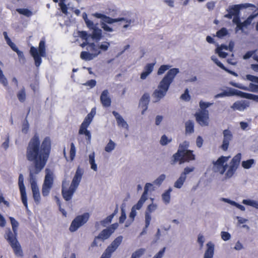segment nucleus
<instances>
[{
    "mask_svg": "<svg viewBox=\"0 0 258 258\" xmlns=\"http://www.w3.org/2000/svg\"><path fill=\"white\" fill-rule=\"evenodd\" d=\"M51 149L50 137H46L40 144L39 137L35 134L30 140L26 148L27 159L34 164V170L30 171V182L35 202L39 204L40 195L35 178L45 166L48 160Z\"/></svg>",
    "mask_w": 258,
    "mask_h": 258,
    "instance_id": "f257e3e1",
    "label": "nucleus"
},
{
    "mask_svg": "<svg viewBox=\"0 0 258 258\" xmlns=\"http://www.w3.org/2000/svg\"><path fill=\"white\" fill-rule=\"evenodd\" d=\"M170 68L171 66L169 64H163L158 70V75L163 74L167 70L168 71L160 82L158 86V89H156L153 93V96L156 99V101L160 100L166 95L170 85L173 82L176 75L179 72L178 69H169Z\"/></svg>",
    "mask_w": 258,
    "mask_h": 258,
    "instance_id": "f03ea898",
    "label": "nucleus"
},
{
    "mask_svg": "<svg viewBox=\"0 0 258 258\" xmlns=\"http://www.w3.org/2000/svg\"><path fill=\"white\" fill-rule=\"evenodd\" d=\"M9 219L11 221L13 232L9 228L6 230L4 237L12 248L15 255L22 257L23 256V250L17 238L19 223L13 217H10Z\"/></svg>",
    "mask_w": 258,
    "mask_h": 258,
    "instance_id": "7ed1b4c3",
    "label": "nucleus"
},
{
    "mask_svg": "<svg viewBox=\"0 0 258 258\" xmlns=\"http://www.w3.org/2000/svg\"><path fill=\"white\" fill-rule=\"evenodd\" d=\"M189 143L186 141L179 145L177 152L172 156V164L178 162L181 164L195 160V155L193 153V151L187 149Z\"/></svg>",
    "mask_w": 258,
    "mask_h": 258,
    "instance_id": "20e7f679",
    "label": "nucleus"
},
{
    "mask_svg": "<svg viewBox=\"0 0 258 258\" xmlns=\"http://www.w3.org/2000/svg\"><path fill=\"white\" fill-rule=\"evenodd\" d=\"M30 53L34 58L35 66L39 67L42 62L41 56H45L46 54L45 40L42 39L40 41L38 49L34 46H31Z\"/></svg>",
    "mask_w": 258,
    "mask_h": 258,
    "instance_id": "39448f33",
    "label": "nucleus"
},
{
    "mask_svg": "<svg viewBox=\"0 0 258 258\" xmlns=\"http://www.w3.org/2000/svg\"><path fill=\"white\" fill-rule=\"evenodd\" d=\"M92 15L97 18L101 19V21L100 22V25L101 28L103 29L104 31L109 32H113V29L111 27L108 26L107 24H111L114 23L120 22L121 21L124 20L123 17L112 18L104 14L98 13L93 14Z\"/></svg>",
    "mask_w": 258,
    "mask_h": 258,
    "instance_id": "423d86ee",
    "label": "nucleus"
},
{
    "mask_svg": "<svg viewBox=\"0 0 258 258\" xmlns=\"http://www.w3.org/2000/svg\"><path fill=\"white\" fill-rule=\"evenodd\" d=\"M96 114V108L94 107L92 108L90 113H89L85 117L84 121L81 123L79 130V134L80 135H84L87 138L89 141H90L91 138V134L87 128L91 123L94 116Z\"/></svg>",
    "mask_w": 258,
    "mask_h": 258,
    "instance_id": "0eeeda50",
    "label": "nucleus"
},
{
    "mask_svg": "<svg viewBox=\"0 0 258 258\" xmlns=\"http://www.w3.org/2000/svg\"><path fill=\"white\" fill-rule=\"evenodd\" d=\"M118 225L117 223L111 224L110 226L107 227L106 229L102 230L98 236H95L92 243H91L92 247H95L98 246L97 240L100 239L102 241L108 239L110 236L114 233V231L118 227Z\"/></svg>",
    "mask_w": 258,
    "mask_h": 258,
    "instance_id": "6e6552de",
    "label": "nucleus"
},
{
    "mask_svg": "<svg viewBox=\"0 0 258 258\" xmlns=\"http://www.w3.org/2000/svg\"><path fill=\"white\" fill-rule=\"evenodd\" d=\"M45 176L42 187V194L43 197L47 196L53 184L54 174L49 169H45Z\"/></svg>",
    "mask_w": 258,
    "mask_h": 258,
    "instance_id": "1a4fd4ad",
    "label": "nucleus"
},
{
    "mask_svg": "<svg viewBox=\"0 0 258 258\" xmlns=\"http://www.w3.org/2000/svg\"><path fill=\"white\" fill-rule=\"evenodd\" d=\"M230 156H221L216 161H213L212 170L214 173H219L223 175L226 171L228 165L227 162Z\"/></svg>",
    "mask_w": 258,
    "mask_h": 258,
    "instance_id": "9d476101",
    "label": "nucleus"
},
{
    "mask_svg": "<svg viewBox=\"0 0 258 258\" xmlns=\"http://www.w3.org/2000/svg\"><path fill=\"white\" fill-rule=\"evenodd\" d=\"M241 159V153H238L233 157L228 170L225 174V179H229L233 176L240 164Z\"/></svg>",
    "mask_w": 258,
    "mask_h": 258,
    "instance_id": "9b49d317",
    "label": "nucleus"
},
{
    "mask_svg": "<svg viewBox=\"0 0 258 258\" xmlns=\"http://www.w3.org/2000/svg\"><path fill=\"white\" fill-rule=\"evenodd\" d=\"M90 215L85 213L82 215L77 216L72 222L69 229L71 232L77 231L80 227L84 225L88 221Z\"/></svg>",
    "mask_w": 258,
    "mask_h": 258,
    "instance_id": "f8f14e48",
    "label": "nucleus"
},
{
    "mask_svg": "<svg viewBox=\"0 0 258 258\" xmlns=\"http://www.w3.org/2000/svg\"><path fill=\"white\" fill-rule=\"evenodd\" d=\"M122 236L117 237L108 246L104 252L101 255L100 258H111L112 254L118 248L122 241Z\"/></svg>",
    "mask_w": 258,
    "mask_h": 258,
    "instance_id": "ddd939ff",
    "label": "nucleus"
},
{
    "mask_svg": "<svg viewBox=\"0 0 258 258\" xmlns=\"http://www.w3.org/2000/svg\"><path fill=\"white\" fill-rule=\"evenodd\" d=\"M79 37L83 40H85L82 43H81L80 45L82 48L87 46L86 49L88 51H96L97 50V46L94 43H90L88 42V39L89 38V34L86 31H79L78 32Z\"/></svg>",
    "mask_w": 258,
    "mask_h": 258,
    "instance_id": "4468645a",
    "label": "nucleus"
},
{
    "mask_svg": "<svg viewBox=\"0 0 258 258\" xmlns=\"http://www.w3.org/2000/svg\"><path fill=\"white\" fill-rule=\"evenodd\" d=\"M195 117L197 122L201 126H207L209 124V111H200L196 112Z\"/></svg>",
    "mask_w": 258,
    "mask_h": 258,
    "instance_id": "2eb2a0df",
    "label": "nucleus"
},
{
    "mask_svg": "<svg viewBox=\"0 0 258 258\" xmlns=\"http://www.w3.org/2000/svg\"><path fill=\"white\" fill-rule=\"evenodd\" d=\"M223 139L220 148L224 151H227L229 144L233 139V134L231 131L228 129L224 130L223 131Z\"/></svg>",
    "mask_w": 258,
    "mask_h": 258,
    "instance_id": "dca6fc26",
    "label": "nucleus"
},
{
    "mask_svg": "<svg viewBox=\"0 0 258 258\" xmlns=\"http://www.w3.org/2000/svg\"><path fill=\"white\" fill-rule=\"evenodd\" d=\"M250 7L255 8V6L253 4L249 3L234 5L230 9L229 15H230V16H232L233 15L237 16L239 14L240 10Z\"/></svg>",
    "mask_w": 258,
    "mask_h": 258,
    "instance_id": "f3484780",
    "label": "nucleus"
},
{
    "mask_svg": "<svg viewBox=\"0 0 258 258\" xmlns=\"http://www.w3.org/2000/svg\"><path fill=\"white\" fill-rule=\"evenodd\" d=\"M92 53H90L89 51H82L80 54V57L82 59L88 61L93 59L95 57L97 56L101 52L100 50L98 49L97 47L96 51H90Z\"/></svg>",
    "mask_w": 258,
    "mask_h": 258,
    "instance_id": "a211bd4d",
    "label": "nucleus"
},
{
    "mask_svg": "<svg viewBox=\"0 0 258 258\" xmlns=\"http://www.w3.org/2000/svg\"><path fill=\"white\" fill-rule=\"evenodd\" d=\"M83 174V169L78 167L76 171L75 175L73 179L71 185L77 188L81 180Z\"/></svg>",
    "mask_w": 258,
    "mask_h": 258,
    "instance_id": "6ab92c4d",
    "label": "nucleus"
},
{
    "mask_svg": "<svg viewBox=\"0 0 258 258\" xmlns=\"http://www.w3.org/2000/svg\"><path fill=\"white\" fill-rule=\"evenodd\" d=\"M230 84L235 87H236L237 88L246 90V91H250L252 92H258V85H255L253 83H250L249 85V88L243 86V85L241 84L236 83L235 82H231Z\"/></svg>",
    "mask_w": 258,
    "mask_h": 258,
    "instance_id": "aec40b11",
    "label": "nucleus"
},
{
    "mask_svg": "<svg viewBox=\"0 0 258 258\" xmlns=\"http://www.w3.org/2000/svg\"><path fill=\"white\" fill-rule=\"evenodd\" d=\"M109 92L107 90L102 91L100 96V101L104 107H108L111 105V100L109 96Z\"/></svg>",
    "mask_w": 258,
    "mask_h": 258,
    "instance_id": "412c9836",
    "label": "nucleus"
},
{
    "mask_svg": "<svg viewBox=\"0 0 258 258\" xmlns=\"http://www.w3.org/2000/svg\"><path fill=\"white\" fill-rule=\"evenodd\" d=\"M76 189L77 188L72 186L71 185L69 189H66L62 185L61 192L63 199L67 201L71 200Z\"/></svg>",
    "mask_w": 258,
    "mask_h": 258,
    "instance_id": "4be33fe9",
    "label": "nucleus"
},
{
    "mask_svg": "<svg viewBox=\"0 0 258 258\" xmlns=\"http://www.w3.org/2000/svg\"><path fill=\"white\" fill-rule=\"evenodd\" d=\"M155 64V62L150 63L145 66L144 71L141 74L140 78L141 79L145 80L152 72Z\"/></svg>",
    "mask_w": 258,
    "mask_h": 258,
    "instance_id": "5701e85b",
    "label": "nucleus"
},
{
    "mask_svg": "<svg viewBox=\"0 0 258 258\" xmlns=\"http://www.w3.org/2000/svg\"><path fill=\"white\" fill-rule=\"evenodd\" d=\"M93 31L91 34H89V38L91 37L96 42L100 41L102 37V33L101 29L95 27L92 29Z\"/></svg>",
    "mask_w": 258,
    "mask_h": 258,
    "instance_id": "b1692460",
    "label": "nucleus"
},
{
    "mask_svg": "<svg viewBox=\"0 0 258 258\" xmlns=\"http://www.w3.org/2000/svg\"><path fill=\"white\" fill-rule=\"evenodd\" d=\"M149 102V95L148 94H144L140 100V105L143 108V110L142 111V114H144V112L148 108V104Z\"/></svg>",
    "mask_w": 258,
    "mask_h": 258,
    "instance_id": "393cba45",
    "label": "nucleus"
},
{
    "mask_svg": "<svg viewBox=\"0 0 258 258\" xmlns=\"http://www.w3.org/2000/svg\"><path fill=\"white\" fill-rule=\"evenodd\" d=\"M207 249L205 252L204 258H213L214 253V245L211 242L207 244Z\"/></svg>",
    "mask_w": 258,
    "mask_h": 258,
    "instance_id": "a878e982",
    "label": "nucleus"
},
{
    "mask_svg": "<svg viewBox=\"0 0 258 258\" xmlns=\"http://www.w3.org/2000/svg\"><path fill=\"white\" fill-rule=\"evenodd\" d=\"M248 106V103L245 102L236 101L231 106L234 110L243 111Z\"/></svg>",
    "mask_w": 258,
    "mask_h": 258,
    "instance_id": "bb28decb",
    "label": "nucleus"
},
{
    "mask_svg": "<svg viewBox=\"0 0 258 258\" xmlns=\"http://www.w3.org/2000/svg\"><path fill=\"white\" fill-rule=\"evenodd\" d=\"M112 114L115 117L117 125L123 127H127L128 125L122 116L116 111H113Z\"/></svg>",
    "mask_w": 258,
    "mask_h": 258,
    "instance_id": "cd10ccee",
    "label": "nucleus"
},
{
    "mask_svg": "<svg viewBox=\"0 0 258 258\" xmlns=\"http://www.w3.org/2000/svg\"><path fill=\"white\" fill-rule=\"evenodd\" d=\"M211 59L219 67H220L221 69H222V70L229 73L230 74H232V75H236V74L232 71H230L229 70H228L227 68H226L222 63H221L219 60L215 56H212L211 57Z\"/></svg>",
    "mask_w": 258,
    "mask_h": 258,
    "instance_id": "c85d7f7f",
    "label": "nucleus"
},
{
    "mask_svg": "<svg viewBox=\"0 0 258 258\" xmlns=\"http://www.w3.org/2000/svg\"><path fill=\"white\" fill-rule=\"evenodd\" d=\"M256 17V15H250L244 22H241L240 24L239 30H242L244 27L249 25L252 20Z\"/></svg>",
    "mask_w": 258,
    "mask_h": 258,
    "instance_id": "c756f323",
    "label": "nucleus"
},
{
    "mask_svg": "<svg viewBox=\"0 0 258 258\" xmlns=\"http://www.w3.org/2000/svg\"><path fill=\"white\" fill-rule=\"evenodd\" d=\"M20 194H21V198L22 202L24 205V206L25 207L26 209H28V203H27V194L26 192V189L25 188H19Z\"/></svg>",
    "mask_w": 258,
    "mask_h": 258,
    "instance_id": "7c9ffc66",
    "label": "nucleus"
},
{
    "mask_svg": "<svg viewBox=\"0 0 258 258\" xmlns=\"http://www.w3.org/2000/svg\"><path fill=\"white\" fill-rule=\"evenodd\" d=\"M185 133L192 134L194 132V123L192 120H189L185 123Z\"/></svg>",
    "mask_w": 258,
    "mask_h": 258,
    "instance_id": "2f4dec72",
    "label": "nucleus"
},
{
    "mask_svg": "<svg viewBox=\"0 0 258 258\" xmlns=\"http://www.w3.org/2000/svg\"><path fill=\"white\" fill-rule=\"evenodd\" d=\"M152 186V184L150 183H147L146 184L144 187V191L140 198V200L145 203V202L147 200L148 198V192L149 191V188Z\"/></svg>",
    "mask_w": 258,
    "mask_h": 258,
    "instance_id": "473e14b6",
    "label": "nucleus"
},
{
    "mask_svg": "<svg viewBox=\"0 0 258 258\" xmlns=\"http://www.w3.org/2000/svg\"><path fill=\"white\" fill-rule=\"evenodd\" d=\"M171 191V188H169L162 195V200L166 205L169 204L170 202V192Z\"/></svg>",
    "mask_w": 258,
    "mask_h": 258,
    "instance_id": "72a5a7b5",
    "label": "nucleus"
},
{
    "mask_svg": "<svg viewBox=\"0 0 258 258\" xmlns=\"http://www.w3.org/2000/svg\"><path fill=\"white\" fill-rule=\"evenodd\" d=\"M223 48L227 49V46L226 45H221L220 46L217 48L216 52L218 54L220 57L226 58L227 56V53L222 51Z\"/></svg>",
    "mask_w": 258,
    "mask_h": 258,
    "instance_id": "f704fd0d",
    "label": "nucleus"
},
{
    "mask_svg": "<svg viewBox=\"0 0 258 258\" xmlns=\"http://www.w3.org/2000/svg\"><path fill=\"white\" fill-rule=\"evenodd\" d=\"M146 252V249L144 248H141L136 250L134 252L131 256V258H140L143 256Z\"/></svg>",
    "mask_w": 258,
    "mask_h": 258,
    "instance_id": "c9c22d12",
    "label": "nucleus"
},
{
    "mask_svg": "<svg viewBox=\"0 0 258 258\" xmlns=\"http://www.w3.org/2000/svg\"><path fill=\"white\" fill-rule=\"evenodd\" d=\"M17 97L21 102H24L26 98V91L24 87H23L17 93Z\"/></svg>",
    "mask_w": 258,
    "mask_h": 258,
    "instance_id": "e433bc0d",
    "label": "nucleus"
},
{
    "mask_svg": "<svg viewBox=\"0 0 258 258\" xmlns=\"http://www.w3.org/2000/svg\"><path fill=\"white\" fill-rule=\"evenodd\" d=\"M89 163L91 165V168L94 171H97V166L95 163V153L93 152L90 154L89 156Z\"/></svg>",
    "mask_w": 258,
    "mask_h": 258,
    "instance_id": "4c0bfd02",
    "label": "nucleus"
},
{
    "mask_svg": "<svg viewBox=\"0 0 258 258\" xmlns=\"http://www.w3.org/2000/svg\"><path fill=\"white\" fill-rule=\"evenodd\" d=\"M83 18L85 22V23L87 25V26L88 27V28H89L90 29H93L94 28H95V27H96V26H95L93 23V21L90 20L89 19H88L87 18V15L86 14V13H84L83 14Z\"/></svg>",
    "mask_w": 258,
    "mask_h": 258,
    "instance_id": "58836bf2",
    "label": "nucleus"
},
{
    "mask_svg": "<svg viewBox=\"0 0 258 258\" xmlns=\"http://www.w3.org/2000/svg\"><path fill=\"white\" fill-rule=\"evenodd\" d=\"M186 179V177H184L182 175H180V177L177 179V180L174 183V187L180 188L182 187L183 184L184 182Z\"/></svg>",
    "mask_w": 258,
    "mask_h": 258,
    "instance_id": "ea45409f",
    "label": "nucleus"
},
{
    "mask_svg": "<svg viewBox=\"0 0 258 258\" xmlns=\"http://www.w3.org/2000/svg\"><path fill=\"white\" fill-rule=\"evenodd\" d=\"M254 160L253 159H248L246 161H243L242 162V166L244 169H249L252 165L254 164Z\"/></svg>",
    "mask_w": 258,
    "mask_h": 258,
    "instance_id": "a19ab883",
    "label": "nucleus"
},
{
    "mask_svg": "<svg viewBox=\"0 0 258 258\" xmlns=\"http://www.w3.org/2000/svg\"><path fill=\"white\" fill-rule=\"evenodd\" d=\"M20 14L29 17L32 15V12L28 9H17L16 10Z\"/></svg>",
    "mask_w": 258,
    "mask_h": 258,
    "instance_id": "79ce46f5",
    "label": "nucleus"
},
{
    "mask_svg": "<svg viewBox=\"0 0 258 258\" xmlns=\"http://www.w3.org/2000/svg\"><path fill=\"white\" fill-rule=\"evenodd\" d=\"M115 147V144L111 140H110L108 144L105 147V151L107 152H110L114 150Z\"/></svg>",
    "mask_w": 258,
    "mask_h": 258,
    "instance_id": "37998d69",
    "label": "nucleus"
},
{
    "mask_svg": "<svg viewBox=\"0 0 258 258\" xmlns=\"http://www.w3.org/2000/svg\"><path fill=\"white\" fill-rule=\"evenodd\" d=\"M113 219V215H109L105 219L100 222L101 225L103 227H106L107 225L109 224Z\"/></svg>",
    "mask_w": 258,
    "mask_h": 258,
    "instance_id": "c03bdc74",
    "label": "nucleus"
},
{
    "mask_svg": "<svg viewBox=\"0 0 258 258\" xmlns=\"http://www.w3.org/2000/svg\"><path fill=\"white\" fill-rule=\"evenodd\" d=\"M76 147L73 143L71 144V148L70 150V158L71 161L73 160L76 156Z\"/></svg>",
    "mask_w": 258,
    "mask_h": 258,
    "instance_id": "a18cd8bd",
    "label": "nucleus"
},
{
    "mask_svg": "<svg viewBox=\"0 0 258 258\" xmlns=\"http://www.w3.org/2000/svg\"><path fill=\"white\" fill-rule=\"evenodd\" d=\"M227 34V30L225 28H222L217 32L216 36L219 38H222L226 36Z\"/></svg>",
    "mask_w": 258,
    "mask_h": 258,
    "instance_id": "49530a36",
    "label": "nucleus"
},
{
    "mask_svg": "<svg viewBox=\"0 0 258 258\" xmlns=\"http://www.w3.org/2000/svg\"><path fill=\"white\" fill-rule=\"evenodd\" d=\"M166 176L165 174H162L160 175L154 181V183L156 185H160L163 181L165 180Z\"/></svg>",
    "mask_w": 258,
    "mask_h": 258,
    "instance_id": "de8ad7c7",
    "label": "nucleus"
},
{
    "mask_svg": "<svg viewBox=\"0 0 258 258\" xmlns=\"http://www.w3.org/2000/svg\"><path fill=\"white\" fill-rule=\"evenodd\" d=\"M200 107L201 109V111H208L206 109L210 106L212 103H209V102H205L203 101H201L200 102Z\"/></svg>",
    "mask_w": 258,
    "mask_h": 258,
    "instance_id": "09e8293b",
    "label": "nucleus"
},
{
    "mask_svg": "<svg viewBox=\"0 0 258 258\" xmlns=\"http://www.w3.org/2000/svg\"><path fill=\"white\" fill-rule=\"evenodd\" d=\"M233 22L236 25V27L235 28L236 32H237L239 30L240 24L241 23L240 18L237 16H235L233 19Z\"/></svg>",
    "mask_w": 258,
    "mask_h": 258,
    "instance_id": "8fccbe9b",
    "label": "nucleus"
},
{
    "mask_svg": "<svg viewBox=\"0 0 258 258\" xmlns=\"http://www.w3.org/2000/svg\"><path fill=\"white\" fill-rule=\"evenodd\" d=\"M157 208V206L156 204H151L148 206L145 213H148L149 214H151L152 212L156 210Z\"/></svg>",
    "mask_w": 258,
    "mask_h": 258,
    "instance_id": "3c124183",
    "label": "nucleus"
},
{
    "mask_svg": "<svg viewBox=\"0 0 258 258\" xmlns=\"http://www.w3.org/2000/svg\"><path fill=\"white\" fill-rule=\"evenodd\" d=\"M180 98L184 101H189L190 99L188 89L185 90L184 93L181 95Z\"/></svg>",
    "mask_w": 258,
    "mask_h": 258,
    "instance_id": "603ef678",
    "label": "nucleus"
},
{
    "mask_svg": "<svg viewBox=\"0 0 258 258\" xmlns=\"http://www.w3.org/2000/svg\"><path fill=\"white\" fill-rule=\"evenodd\" d=\"M82 85L85 86H89L90 88H92L96 85V81L94 79H91L83 83Z\"/></svg>",
    "mask_w": 258,
    "mask_h": 258,
    "instance_id": "864d4df0",
    "label": "nucleus"
},
{
    "mask_svg": "<svg viewBox=\"0 0 258 258\" xmlns=\"http://www.w3.org/2000/svg\"><path fill=\"white\" fill-rule=\"evenodd\" d=\"M64 1V0H60V3H59V6L61 8V12L64 14H67L68 7L67 5L63 3Z\"/></svg>",
    "mask_w": 258,
    "mask_h": 258,
    "instance_id": "5fc2aeb1",
    "label": "nucleus"
},
{
    "mask_svg": "<svg viewBox=\"0 0 258 258\" xmlns=\"http://www.w3.org/2000/svg\"><path fill=\"white\" fill-rule=\"evenodd\" d=\"M110 46V43L108 42H104L103 44H101L99 46H97L98 49H99L103 50V51H106L107 50L108 47Z\"/></svg>",
    "mask_w": 258,
    "mask_h": 258,
    "instance_id": "6e6d98bb",
    "label": "nucleus"
},
{
    "mask_svg": "<svg viewBox=\"0 0 258 258\" xmlns=\"http://www.w3.org/2000/svg\"><path fill=\"white\" fill-rule=\"evenodd\" d=\"M236 90H235V89H230L229 90V91L228 92L225 93L224 94L221 93V94H218L217 95V97H222L224 95H227V96L236 95Z\"/></svg>",
    "mask_w": 258,
    "mask_h": 258,
    "instance_id": "4d7b16f0",
    "label": "nucleus"
},
{
    "mask_svg": "<svg viewBox=\"0 0 258 258\" xmlns=\"http://www.w3.org/2000/svg\"><path fill=\"white\" fill-rule=\"evenodd\" d=\"M171 141V139L168 140L167 136L164 135L161 137L160 143L162 145L164 146V145H167L168 143L170 142Z\"/></svg>",
    "mask_w": 258,
    "mask_h": 258,
    "instance_id": "13d9d810",
    "label": "nucleus"
},
{
    "mask_svg": "<svg viewBox=\"0 0 258 258\" xmlns=\"http://www.w3.org/2000/svg\"><path fill=\"white\" fill-rule=\"evenodd\" d=\"M236 95L240 96L242 98L249 99L250 93L243 92L242 91L236 90Z\"/></svg>",
    "mask_w": 258,
    "mask_h": 258,
    "instance_id": "bf43d9fd",
    "label": "nucleus"
},
{
    "mask_svg": "<svg viewBox=\"0 0 258 258\" xmlns=\"http://www.w3.org/2000/svg\"><path fill=\"white\" fill-rule=\"evenodd\" d=\"M151 220V214H149L148 213H145V228H147Z\"/></svg>",
    "mask_w": 258,
    "mask_h": 258,
    "instance_id": "052dcab7",
    "label": "nucleus"
},
{
    "mask_svg": "<svg viewBox=\"0 0 258 258\" xmlns=\"http://www.w3.org/2000/svg\"><path fill=\"white\" fill-rule=\"evenodd\" d=\"M246 78L248 80L258 84V77L252 75H247Z\"/></svg>",
    "mask_w": 258,
    "mask_h": 258,
    "instance_id": "680f3d73",
    "label": "nucleus"
},
{
    "mask_svg": "<svg viewBox=\"0 0 258 258\" xmlns=\"http://www.w3.org/2000/svg\"><path fill=\"white\" fill-rule=\"evenodd\" d=\"M18 184L19 188H25V186L24 184V178L22 174H20L19 176Z\"/></svg>",
    "mask_w": 258,
    "mask_h": 258,
    "instance_id": "e2e57ef3",
    "label": "nucleus"
},
{
    "mask_svg": "<svg viewBox=\"0 0 258 258\" xmlns=\"http://www.w3.org/2000/svg\"><path fill=\"white\" fill-rule=\"evenodd\" d=\"M29 125L27 119H25L22 127V132L24 133H27L29 130Z\"/></svg>",
    "mask_w": 258,
    "mask_h": 258,
    "instance_id": "0e129e2a",
    "label": "nucleus"
},
{
    "mask_svg": "<svg viewBox=\"0 0 258 258\" xmlns=\"http://www.w3.org/2000/svg\"><path fill=\"white\" fill-rule=\"evenodd\" d=\"M221 237L223 240L227 241L230 238L231 235L228 232L222 231L221 232Z\"/></svg>",
    "mask_w": 258,
    "mask_h": 258,
    "instance_id": "69168bd1",
    "label": "nucleus"
},
{
    "mask_svg": "<svg viewBox=\"0 0 258 258\" xmlns=\"http://www.w3.org/2000/svg\"><path fill=\"white\" fill-rule=\"evenodd\" d=\"M194 170V167L190 168V167H186L184 168V171L181 174V175L184 177H186V174L193 171Z\"/></svg>",
    "mask_w": 258,
    "mask_h": 258,
    "instance_id": "338daca9",
    "label": "nucleus"
},
{
    "mask_svg": "<svg viewBox=\"0 0 258 258\" xmlns=\"http://www.w3.org/2000/svg\"><path fill=\"white\" fill-rule=\"evenodd\" d=\"M165 250V247L163 248L153 258H162L164 253Z\"/></svg>",
    "mask_w": 258,
    "mask_h": 258,
    "instance_id": "774afa93",
    "label": "nucleus"
}]
</instances>
